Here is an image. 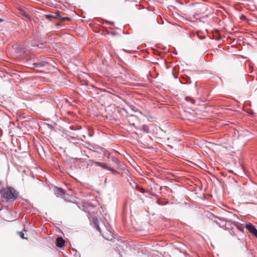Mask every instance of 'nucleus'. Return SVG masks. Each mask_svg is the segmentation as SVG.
<instances>
[{
	"label": "nucleus",
	"mask_w": 257,
	"mask_h": 257,
	"mask_svg": "<svg viewBox=\"0 0 257 257\" xmlns=\"http://www.w3.org/2000/svg\"><path fill=\"white\" fill-rule=\"evenodd\" d=\"M245 227L257 238V229L252 223H246Z\"/></svg>",
	"instance_id": "nucleus-3"
},
{
	"label": "nucleus",
	"mask_w": 257,
	"mask_h": 257,
	"mask_svg": "<svg viewBox=\"0 0 257 257\" xmlns=\"http://www.w3.org/2000/svg\"><path fill=\"white\" fill-rule=\"evenodd\" d=\"M49 16H50V17H54V18H57V17H60V16H59V15H58V14H57V15H55V16H52V15H50Z\"/></svg>",
	"instance_id": "nucleus-15"
},
{
	"label": "nucleus",
	"mask_w": 257,
	"mask_h": 257,
	"mask_svg": "<svg viewBox=\"0 0 257 257\" xmlns=\"http://www.w3.org/2000/svg\"><path fill=\"white\" fill-rule=\"evenodd\" d=\"M17 51L19 52L21 54H24L26 52L25 49L23 48H20V50H18Z\"/></svg>",
	"instance_id": "nucleus-11"
},
{
	"label": "nucleus",
	"mask_w": 257,
	"mask_h": 257,
	"mask_svg": "<svg viewBox=\"0 0 257 257\" xmlns=\"http://www.w3.org/2000/svg\"><path fill=\"white\" fill-rule=\"evenodd\" d=\"M228 213L229 215H232V216H235V214H232V213H230V212H228Z\"/></svg>",
	"instance_id": "nucleus-17"
},
{
	"label": "nucleus",
	"mask_w": 257,
	"mask_h": 257,
	"mask_svg": "<svg viewBox=\"0 0 257 257\" xmlns=\"http://www.w3.org/2000/svg\"><path fill=\"white\" fill-rule=\"evenodd\" d=\"M54 192L57 197L61 196L65 200L69 196V195L65 192V190L61 188L55 187Z\"/></svg>",
	"instance_id": "nucleus-2"
},
{
	"label": "nucleus",
	"mask_w": 257,
	"mask_h": 257,
	"mask_svg": "<svg viewBox=\"0 0 257 257\" xmlns=\"http://www.w3.org/2000/svg\"><path fill=\"white\" fill-rule=\"evenodd\" d=\"M145 126H146L145 125H144V126H143V128H144V129H145Z\"/></svg>",
	"instance_id": "nucleus-21"
},
{
	"label": "nucleus",
	"mask_w": 257,
	"mask_h": 257,
	"mask_svg": "<svg viewBox=\"0 0 257 257\" xmlns=\"http://www.w3.org/2000/svg\"><path fill=\"white\" fill-rule=\"evenodd\" d=\"M70 129L71 130H73V131H76V130H80L81 128V126H79L78 128L77 129H75V128H74L73 126H70Z\"/></svg>",
	"instance_id": "nucleus-13"
},
{
	"label": "nucleus",
	"mask_w": 257,
	"mask_h": 257,
	"mask_svg": "<svg viewBox=\"0 0 257 257\" xmlns=\"http://www.w3.org/2000/svg\"><path fill=\"white\" fill-rule=\"evenodd\" d=\"M64 240L60 237H57L56 239V245L59 247H62L64 245Z\"/></svg>",
	"instance_id": "nucleus-6"
},
{
	"label": "nucleus",
	"mask_w": 257,
	"mask_h": 257,
	"mask_svg": "<svg viewBox=\"0 0 257 257\" xmlns=\"http://www.w3.org/2000/svg\"><path fill=\"white\" fill-rule=\"evenodd\" d=\"M72 139L73 140H76V138H74V137H72Z\"/></svg>",
	"instance_id": "nucleus-18"
},
{
	"label": "nucleus",
	"mask_w": 257,
	"mask_h": 257,
	"mask_svg": "<svg viewBox=\"0 0 257 257\" xmlns=\"http://www.w3.org/2000/svg\"><path fill=\"white\" fill-rule=\"evenodd\" d=\"M63 20H70V18L68 17H64L62 18Z\"/></svg>",
	"instance_id": "nucleus-16"
},
{
	"label": "nucleus",
	"mask_w": 257,
	"mask_h": 257,
	"mask_svg": "<svg viewBox=\"0 0 257 257\" xmlns=\"http://www.w3.org/2000/svg\"><path fill=\"white\" fill-rule=\"evenodd\" d=\"M20 236H21V237L23 239L25 238V237H24V234L22 232H20Z\"/></svg>",
	"instance_id": "nucleus-14"
},
{
	"label": "nucleus",
	"mask_w": 257,
	"mask_h": 257,
	"mask_svg": "<svg viewBox=\"0 0 257 257\" xmlns=\"http://www.w3.org/2000/svg\"><path fill=\"white\" fill-rule=\"evenodd\" d=\"M108 170L110 171L113 174L116 175V174H118V172L116 170H115L110 167H108Z\"/></svg>",
	"instance_id": "nucleus-12"
},
{
	"label": "nucleus",
	"mask_w": 257,
	"mask_h": 257,
	"mask_svg": "<svg viewBox=\"0 0 257 257\" xmlns=\"http://www.w3.org/2000/svg\"><path fill=\"white\" fill-rule=\"evenodd\" d=\"M2 196L7 200H15L18 196V192L13 187H7L1 192Z\"/></svg>",
	"instance_id": "nucleus-1"
},
{
	"label": "nucleus",
	"mask_w": 257,
	"mask_h": 257,
	"mask_svg": "<svg viewBox=\"0 0 257 257\" xmlns=\"http://www.w3.org/2000/svg\"><path fill=\"white\" fill-rule=\"evenodd\" d=\"M105 225V227L106 228V230L109 232V236H106L102 234V236L105 238L107 240H111L113 236H112V229L111 227L109 226V225L107 222L106 224Z\"/></svg>",
	"instance_id": "nucleus-4"
},
{
	"label": "nucleus",
	"mask_w": 257,
	"mask_h": 257,
	"mask_svg": "<svg viewBox=\"0 0 257 257\" xmlns=\"http://www.w3.org/2000/svg\"><path fill=\"white\" fill-rule=\"evenodd\" d=\"M219 220L223 221L224 222H232V220L230 219L224 217H217Z\"/></svg>",
	"instance_id": "nucleus-10"
},
{
	"label": "nucleus",
	"mask_w": 257,
	"mask_h": 257,
	"mask_svg": "<svg viewBox=\"0 0 257 257\" xmlns=\"http://www.w3.org/2000/svg\"><path fill=\"white\" fill-rule=\"evenodd\" d=\"M110 23L111 25H113V22H110Z\"/></svg>",
	"instance_id": "nucleus-20"
},
{
	"label": "nucleus",
	"mask_w": 257,
	"mask_h": 257,
	"mask_svg": "<svg viewBox=\"0 0 257 257\" xmlns=\"http://www.w3.org/2000/svg\"><path fill=\"white\" fill-rule=\"evenodd\" d=\"M3 20L2 19H0V22H3Z\"/></svg>",
	"instance_id": "nucleus-19"
},
{
	"label": "nucleus",
	"mask_w": 257,
	"mask_h": 257,
	"mask_svg": "<svg viewBox=\"0 0 257 257\" xmlns=\"http://www.w3.org/2000/svg\"><path fill=\"white\" fill-rule=\"evenodd\" d=\"M47 64V63L45 61H40L36 63H34L33 65L35 67H42L46 66Z\"/></svg>",
	"instance_id": "nucleus-7"
},
{
	"label": "nucleus",
	"mask_w": 257,
	"mask_h": 257,
	"mask_svg": "<svg viewBox=\"0 0 257 257\" xmlns=\"http://www.w3.org/2000/svg\"><path fill=\"white\" fill-rule=\"evenodd\" d=\"M94 224L96 227V229L100 232L101 233L100 228L99 227L98 225V221L97 218H96L94 220Z\"/></svg>",
	"instance_id": "nucleus-9"
},
{
	"label": "nucleus",
	"mask_w": 257,
	"mask_h": 257,
	"mask_svg": "<svg viewBox=\"0 0 257 257\" xmlns=\"http://www.w3.org/2000/svg\"><path fill=\"white\" fill-rule=\"evenodd\" d=\"M108 161H111L115 165H118L120 163V161L118 159L111 156V154H109L107 157Z\"/></svg>",
	"instance_id": "nucleus-5"
},
{
	"label": "nucleus",
	"mask_w": 257,
	"mask_h": 257,
	"mask_svg": "<svg viewBox=\"0 0 257 257\" xmlns=\"http://www.w3.org/2000/svg\"><path fill=\"white\" fill-rule=\"evenodd\" d=\"M96 165L97 166L100 167H101V168H102L103 169H104L108 170V167H109L106 165L104 164L103 163H101V162H96Z\"/></svg>",
	"instance_id": "nucleus-8"
}]
</instances>
